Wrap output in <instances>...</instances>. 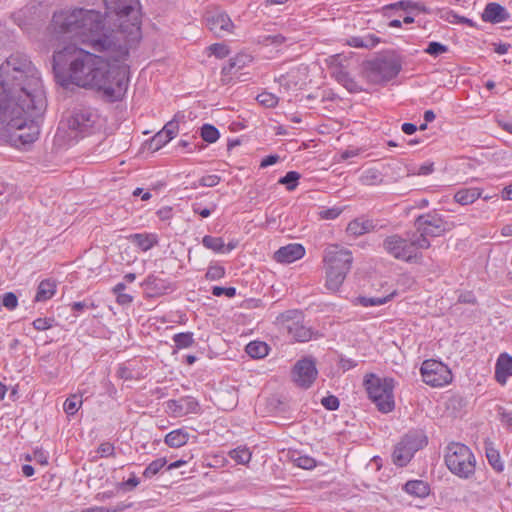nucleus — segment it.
<instances>
[{
  "label": "nucleus",
  "mask_w": 512,
  "mask_h": 512,
  "mask_svg": "<svg viewBox=\"0 0 512 512\" xmlns=\"http://www.w3.org/2000/svg\"><path fill=\"white\" fill-rule=\"evenodd\" d=\"M45 107L37 69L25 54H12L0 66L1 137L15 147L36 141Z\"/></svg>",
  "instance_id": "f257e3e1"
},
{
  "label": "nucleus",
  "mask_w": 512,
  "mask_h": 512,
  "mask_svg": "<svg viewBox=\"0 0 512 512\" xmlns=\"http://www.w3.org/2000/svg\"><path fill=\"white\" fill-rule=\"evenodd\" d=\"M127 60L117 61L109 55H96L76 45H67L54 52L52 69L61 86L74 84L95 89L108 101L115 102L122 99L128 88Z\"/></svg>",
  "instance_id": "f03ea898"
},
{
  "label": "nucleus",
  "mask_w": 512,
  "mask_h": 512,
  "mask_svg": "<svg viewBox=\"0 0 512 512\" xmlns=\"http://www.w3.org/2000/svg\"><path fill=\"white\" fill-rule=\"evenodd\" d=\"M52 27L58 37L81 43L93 52L109 55L117 61L129 58L121 32H117L98 10L75 7L56 11Z\"/></svg>",
  "instance_id": "7ed1b4c3"
},
{
  "label": "nucleus",
  "mask_w": 512,
  "mask_h": 512,
  "mask_svg": "<svg viewBox=\"0 0 512 512\" xmlns=\"http://www.w3.org/2000/svg\"><path fill=\"white\" fill-rule=\"evenodd\" d=\"M105 17L125 42L128 52L141 40V12L139 0H104Z\"/></svg>",
  "instance_id": "20e7f679"
},
{
  "label": "nucleus",
  "mask_w": 512,
  "mask_h": 512,
  "mask_svg": "<svg viewBox=\"0 0 512 512\" xmlns=\"http://www.w3.org/2000/svg\"><path fill=\"white\" fill-rule=\"evenodd\" d=\"M326 283L328 290L336 292L342 286L353 263L352 252L340 245L332 244L323 254Z\"/></svg>",
  "instance_id": "39448f33"
},
{
  "label": "nucleus",
  "mask_w": 512,
  "mask_h": 512,
  "mask_svg": "<svg viewBox=\"0 0 512 512\" xmlns=\"http://www.w3.org/2000/svg\"><path fill=\"white\" fill-rule=\"evenodd\" d=\"M448 470L460 479H472L476 472V457L465 444L452 442L448 444L444 455Z\"/></svg>",
  "instance_id": "423d86ee"
},
{
  "label": "nucleus",
  "mask_w": 512,
  "mask_h": 512,
  "mask_svg": "<svg viewBox=\"0 0 512 512\" xmlns=\"http://www.w3.org/2000/svg\"><path fill=\"white\" fill-rule=\"evenodd\" d=\"M364 387L369 399L376 405L382 413H389L395 407L393 390L395 380L390 377H378L371 373L364 377Z\"/></svg>",
  "instance_id": "0eeeda50"
},
{
  "label": "nucleus",
  "mask_w": 512,
  "mask_h": 512,
  "mask_svg": "<svg viewBox=\"0 0 512 512\" xmlns=\"http://www.w3.org/2000/svg\"><path fill=\"white\" fill-rule=\"evenodd\" d=\"M415 231L411 232L421 249L430 247L429 237H439L451 229L443 216L436 212L419 215L414 221Z\"/></svg>",
  "instance_id": "6e6552de"
},
{
  "label": "nucleus",
  "mask_w": 512,
  "mask_h": 512,
  "mask_svg": "<svg viewBox=\"0 0 512 512\" xmlns=\"http://www.w3.org/2000/svg\"><path fill=\"white\" fill-rule=\"evenodd\" d=\"M401 68L402 63L398 56L383 55L366 64L365 76L372 84H382L396 77Z\"/></svg>",
  "instance_id": "1a4fd4ad"
},
{
  "label": "nucleus",
  "mask_w": 512,
  "mask_h": 512,
  "mask_svg": "<svg viewBox=\"0 0 512 512\" xmlns=\"http://www.w3.org/2000/svg\"><path fill=\"white\" fill-rule=\"evenodd\" d=\"M383 249L395 259L405 262H416L421 255L418 250H422L416 244V239L411 232H407L405 237L398 234L386 237L383 241Z\"/></svg>",
  "instance_id": "9d476101"
},
{
  "label": "nucleus",
  "mask_w": 512,
  "mask_h": 512,
  "mask_svg": "<svg viewBox=\"0 0 512 512\" xmlns=\"http://www.w3.org/2000/svg\"><path fill=\"white\" fill-rule=\"evenodd\" d=\"M427 445V437L420 431L407 433L396 444L392 453V461L399 467L406 466L414 454Z\"/></svg>",
  "instance_id": "9b49d317"
},
{
  "label": "nucleus",
  "mask_w": 512,
  "mask_h": 512,
  "mask_svg": "<svg viewBox=\"0 0 512 512\" xmlns=\"http://www.w3.org/2000/svg\"><path fill=\"white\" fill-rule=\"evenodd\" d=\"M277 322L296 341L306 342L312 338V330L302 323L300 310H288L277 317Z\"/></svg>",
  "instance_id": "f8f14e48"
},
{
  "label": "nucleus",
  "mask_w": 512,
  "mask_h": 512,
  "mask_svg": "<svg viewBox=\"0 0 512 512\" xmlns=\"http://www.w3.org/2000/svg\"><path fill=\"white\" fill-rule=\"evenodd\" d=\"M422 380L432 387H441L451 382L450 369L440 361L434 359L425 360L420 368Z\"/></svg>",
  "instance_id": "ddd939ff"
},
{
  "label": "nucleus",
  "mask_w": 512,
  "mask_h": 512,
  "mask_svg": "<svg viewBox=\"0 0 512 512\" xmlns=\"http://www.w3.org/2000/svg\"><path fill=\"white\" fill-rule=\"evenodd\" d=\"M99 117L95 111L90 108H81L75 110L68 119L69 129L76 131L80 134H90Z\"/></svg>",
  "instance_id": "4468645a"
},
{
  "label": "nucleus",
  "mask_w": 512,
  "mask_h": 512,
  "mask_svg": "<svg viewBox=\"0 0 512 512\" xmlns=\"http://www.w3.org/2000/svg\"><path fill=\"white\" fill-rule=\"evenodd\" d=\"M315 361L312 358L298 360L292 370L294 382L302 387L309 388L317 377Z\"/></svg>",
  "instance_id": "2eb2a0df"
},
{
  "label": "nucleus",
  "mask_w": 512,
  "mask_h": 512,
  "mask_svg": "<svg viewBox=\"0 0 512 512\" xmlns=\"http://www.w3.org/2000/svg\"><path fill=\"white\" fill-rule=\"evenodd\" d=\"M205 23L208 29L217 37L231 33L234 27L229 15L223 11H208L205 14Z\"/></svg>",
  "instance_id": "dca6fc26"
},
{
  "label": "nucleus",
  "mask_w": 512,
  "mask_h": 512,
  "mask_svg": "<svg viewBox=\"0 0 512 512\" xmlns=\"http://www.w3.org/2000/svg\"><path fill=\"white\" fill-rule=\"evenodd\" d=\"M168 412L174 417H182L187 414H196L200 411L198 401L191 396H185L180 399L167 401Z\"/></svg>",
  "instance_id": "f3484780"
},
{
  "label": "nucleus",
  "mask_w": 512,
  "mask_h": 512,
  "mask_svg": "<svg viewBox=\"0 0 512 512\" xmlns=\"http://www.w3.org/2000/svg\"><path fill=\"white\" fill-rule=\"evenodd\" d=\"M305 255V248L298 243H291L280 247L274 253V259L278 263L289 264L301 259Z\"/></svg>",
  "instance_id": "a211bd4d"
},
{
  "label": "nucleus",
  "mask_w": 512,
  "mask_h": 512,
  "mask_svg": "<svg viewBox=\"0 0 512 512\" xmlns=\"http://www.w3.org/2000/svg\"><path fill=\"white\" fill-rule=\"evenodd\" d=\"M251 61L252 57L245 53H239L235 57L230 58L228 64L221 70L223 84H228L231 76L246 67Z\"/></svg>",
  "instance_id": "6ab92c4d"
},
{
  "label": "nucleus",
  "mask_w": 512,
  "mask_h": 512,
  "mask_svg": "<svg viewBox=\"0 0 512 512\" xmlns=\"http://www.w3.org/2000/svg\"><path fill=\"white\" fill-rule=\"evenodd\" d=\"M509 18V13L499 3L491 2L488 3L482 13V20L487 23H501Z\"/></svg>",
  "instance_id": "aec40b11"
},
{
  "label": "nucleus",
  "mask_w": 512,
  "mask_h": 512,
  "mask_svg": "<svg viewBox=\"0 0 512 512\" xmlns=\"http://www.w3.org/2000/svg\"><path fill=\"white\" fill-rule=\"evenodd\" d=\"M510 376H512V357L507 353H502L496 362L495 378L498 383L505 384Z\"/></svg>",
  "instance_id": "412c9836"
},
{
  "label": "nucleus",
  "mask_w": 512,
  "mask_h": 512,
  "mask_svg": "<svg viewBox=\"0 0 512 512\" xmlns=\"http://www.w3.org/2000/svg\"><path fill=\"white\" fill-rule=\"evenodd\" d=\"M129 239L144 252L150 250L159 242L158 236L154 233H135L130 235Z\"/></svg>",
  "instance_id": "4be33fe9"
},
{
  "label": "nucleus",
  "mask_w": 512,
  "mask_h": 512,
  "mask_svg": "<svg viewBox=\"0 0 512 512\" xmlns=\"http://www.w3.org/2000/svg\"><path fill=\"white\" fill-rule=\"evenodd\" d=\"M56 293V283L51 279L42 280L35 295L36 302H44L51 299Z\"/></svg>",
  "instance_id": "5701e85b"
},
{
  "label": "nucleus",
  "mask_w": 512,
  "mask_h": 512,
  "mask_svg": "<svg viewBox=\"0 0 512 512\" xmlns=\"http://www.w3.org/2000/svg\"><path fill=\"white\" fill-rule=\"evenodd\" d=\"M404 490L415 497L424 498L429 495V485L423 480H410L404 485Z\"/></svg>",
  "instance_id": "b1692460"
},
{
  "label": "nucleus",
  "mask_w": 512,
  "mask_h": 512,
  "mask_svg": "<svg viewBox=\"0 0 512 512\" xmlns=\"http://www.w3.org/2000/svg\"><path fill=\"white\" fill-rule=\"evenodd\" d=\"M189 440V433L184 429H176L169 432L164 439L166 445L171 448L184 446Z\"/></svg>",
  "instance_id": "393cba45"
},
{
  "label": "nucleus",
  "mask_w": 512,
  "mask_h": 512,
  "mask_svg": "<svg viewBox=\"0 0 512 512\" xmlns=\"http://www.w3.org/2000/svg\"><path fill=\"white\" fill-rule=\"evenodd\" d=\"M481 197V190L479 188H462L458 190L454 199L461 205H469Z\"/></svg>",
  "instance_id": "a878e982"
},
{
  "label": "nucleus",
  "mask_w": 512,
  "mask_h": 512,
  "mask_svg": "<svg viewBox=\"0 0 512 512\" xmlns=\"http://www.w3.org/2000/svg\"><path fill=\"white\" fill-rule=\"evenodd\" d=\"M151 296L162 294L166 289V283L155 275H149L142 284Z\"/></svg>",
  "instance_id": "bb28decb"
},
{
  "label": "nucleus",
  "mask_w": 512,
  "mask_h": 512,
  "mask_svg": "<svg viewBox=\"0 0 512 512\" xmlns=\"http://www.w3.org/2000/svg\"><path fill=\"white\" fill-rule=\"evenodd\" d=\"M359 180L363 185L375 186L383 182V175L376 168H368L362 172Z\"/></svg>",
  "instance_id": "cd10ccee"
},
{
  "label": "nucleus",
  "mask_w": 512,
  "mask_h": 512,
  "mask_svg": "<svg viewBox=\"0 0 512 512\" xmlns=\"http://www.w3.org/2000/svg\"><path fill=\"white\" fill-rule=\"evenodd\" d=\"M245 351L250 357L259 359L268 355L269 347L265 342L252 341L247 344Z\"/></svg>",
  "instance_id": "c85d7f7f"
},
{
  "label": "nucleus",
  "mask_w": 512,
  "mask_h": 512,
  "mask_svg": "<svg viewBox=\"0 0 512 512\" xmlns=\"http://www.w3.org/2000/svg\"><path fill=\"white\" fill-rule=\"evenodd\" d=\"M394 293H391L384 297H367V296H358L353 300L355 305H361L363 307L369 306H379L387 303L392 299Z\"/></svg>",
  "instance_id": "c756f323"
},
{
  "label": "nucleus",
  "mask_w": 512,
  "mask_h": 512,
  "mask_svg": "<svg viewBox=\"0 0 512 512\" xmlns=\"http://www.w3.org/2000/svg\"><path fill=\"white\" fill-rule=\"evenodd\" d=\"M337 80L340 82L349 92L358 93L364 89L345 71H339L337 73Z\"/></svg>",
  "instance_id": "7c9ffc66"
},
{
  "label": "nucleus",
  "mask_w": 512,
  "mask_h": 512,
  "mask_svg": "<svg viewBox=\"0 0 512 512\" xmlns=\"http://www.w3.org/2000/svg\"><path fill=\"white\" fill-rule=\"evenodd\" d=\"M202 244L205 248L216 253H225V243L221 237L206 235L202 239Z\"/></svg>",
  "instance_id": "2f4dec72"
},
{
  "label": "nucleus",
  "mask_w": 512,
  "mask_h": 512,
  "mask_svg": "<svg viewBox=\"0 0 512 512\" xmlns=\"http://www.w3.org/2000/svg\"><path fill=\"white\" fill-rule=\"evenodd\" d=\"M229 456L238 464L245 465L251 460V452L247 447H237L229 452Z\"/></svg>",
  "instance_id": "473e14b6"
},
{
  "label": "nucleus",
  "mask_w": 512,
  "mask_h": 512,
  "mask_svg": "<svg viewBox=\"0 0 512 512\" xmlns=\"http://www.w3.org/2000/svg\"><path fill=\"white\" fill-rule=\"evenodd\" d=\"M173 341L178 349L191 347L194 343L192 332L177 333L173 336Z\"/></svg>",
  "instance_id": "72a5a7b5"
},
{
  "label": "nucleus",
  "mask_w": 512,
  "mask_h": 512,
  "mask_svg": "<svg viewBox=\"0 0 512 512\" xmlns=\"http://www.w3.org/2000/svg\"><path fill=\"white\" fill-rule=\"evenodd\" d=\"M200 135L205 142L214 143L219 139L220 133L215 126L204 124L201 127Z\"/></svg>",
  "instance_id": "f704fd0d"
},
{
  "label": "nucleus",
  "mask_w": 512,
  "mask_h": 512,
  "mask_svg": "<svg viewBox=\"0 0 512 512\" xmlns=\"http://www.w3.org/2000/svg\"><path fill=\"white\" fill-rule=\"evenodd\" d=\"M486 457L489 464L497 471L501 472L504 469V465L501 461L499 452L493 447H486Z\"/></svg>",
  "instance_id": "c9c22d12"
},
{
  "label": "nucleus",
  "mask_w": 512,
  "mask_h": 512,
  "mask_svg": "<svg viewBox=\"0 0 512 512\" xmlns=\"http://www.w3.org/2000/svg\"><path fill=\"white\" fill-rule=\"evenodd\" d=\"M167 461L165 458H158L152 461L144 470L143 476L145 478H151L156 475L165 465Z\"/></svg>",
  "instance_id": "e433bc0d"
},
{
  "label": "nucleus",
  "mask_w": 512,
  "mask_h": 512,
  "mask_svg": "<svg viewBox=\"0 0 512 512\" xmlns=\"http://www.w3.org/2000/svg\"><path fill=\"white\" fill-rule=\"evenodd\" d=\"M300 179V174L296 171H289L285 176L279 179V183L286 185V188L289 191L294 190L298 185V180Z\"/></svg>",
  "instance_id": "4c0bfd02"
},
{
  "label": "nucleus",
  "mask_w": 512,
  "mask_h": 512,
  "mask_svg": "<svg viewBox=\"0 0 512 512\" xmlns=\"http://www.w3.org/2000/svg\"><path fill=\"white\" fill-rule=\"evenodd\" d=\"M81 404H82V400L79 399V397L74 394L66 399V401L64 402L63 408H64V411L68 415L72 416V415L76 414V412L78 411Z\"/></svg>",
  "instance_id": "58836bf2"
},
{
  "label": "nucleus",
  "mask_w": 512,
  "mask_h": 512,
  "mask_svg": "<svg viewBox=\"0 0 512 512\" xmlns=\"http://www.w3.org/2000/svg\"><path fill=\"white\" fill-rule=\"evenodd\" d=\"M171 139H168V136L165 135L162 131L156 133L149 143V148L157 151L162 148L165 144H167Z\"/></svg>",
  "instance_id": "ea45409f"
},
{
  "label": "nucleus",
  "mask_w": 512,
  "mask_h": 512,
  "mask_svg": "<svg viewBox=\"0 0 512 512\" xmlns=\"http://www.w3.org/2000/svg\"><path fill=\"white\" fill-rule=\"evenodd\" d=\"M293 462L297 467L306 470L312 469L316 466L315 459L307 455H298L297 457H293Z\"/></svg>",
  "instance_id": "a19ab883"
},
{
  "label": "nucleus",
  "mask_w": 512,
  "mask_h": 512,
  "mask_svg": "<svg viewBox=\"0 0 512 512\" xmlns=\"http://www.w3.org/2000/svg\"><path fill=\"white\" fill-rule=\"evenodd\" d=\"M417 8V4L410 1V0H402L395 3H391L389 5H386L384 7L385 10H404L406 12H409L411 10H414Z\"/></svg>",
  "instance_id": "79ce46f5"
},
{
  "label": "nucleus",
  "mask_w": 512,
  "mask_h": 512,
  "mask_svg": "<svg viewBox=\"0 0 512 512\" xmlns=\"http://www.w3.org/2000/svg\"><path fill=\"white\" fill-rule=\"evenodd\" d=\"M257 101L265 106V107H268V108H271V107H274L277 105L278 103V98L272 94V93H269V92H262L261 94H259L257 96Z\"/></svg>",
  "instance_id": "37998d69"
},
{
  "label": "nucleus",
  "mask_w": 512,
  "mask_h": 512,
  "mask_svg": "<svg viewBox=\"0 0 512 512\" xmlns=\"http://www.w3.org/2000/svg\"><path fill=\"white\" fill-rule=\"evenodd\" d=\"M224 275H225L224 267L219 266V265H211L208 267L205 277L208 280L214 281V280L223 278Z\"/></svg>",
  "instance_id": "c03bdc74"
},
{
  "label": "nucleus",
  "mask_w": 512,
  "mask_h": 512,
  "mask_svg": "<svg viewBox=\"0 0 512 512\" xmlns=\"http://www.w3.org/2000/svg\"><path fill=\"white\" fill-rule=\"evenodd\" d=\"M208 49L211 52V54H213L214 56H216L219 59H223L226 56H228V54H229V49H228L227 45H225L223 43L212 44L208 47Z\"/></svg>",
  "instance_id": "a18cd8bd"
},
{
  "label": "nucleus",
  "mask_w": 512,
  "mask_h": 512,
  "mask_svg": "<svg viewBox=\"0 0 512 512\" xmlns=\"http://www.w3.org/2000/svg\"><path fill=\"white\" fill-rule=\"evenodd\" d=\"M448 51V47L439 42H430L425 49V52L431 56H438L440 54L446 53Z\"/></svg>",
  "instance_id": "49530a36"
},
{
  "label": "nucleus",
  "mask_w": 512,
  "mask_h": 512,
  "mask_svg": "<svg viewBox=\"0 0 512 512\" xmlns=\"http://www.w3.org/2000/svg\"><path fill=\"white\" fill-rule=\"evenodd\" d=\"M2 305L8 310H14L18 305V298L13 292H7L2 296Z\"/></svg>",
  "instance_id": "de8ad7c7"
},
{
  "label": "nucleus",
  "mask_w": 512,
  "mask_h": 512,
  "mask_svg": "<svg viewBox=\"0 0 512 512\" xmlns=\"http://www.w3.org/2000/svg\"><path fill=\"white\" fill-rule=\"evenodd\" d=\"M161 131L168 136V139L172 140L179 131V125L178 121L176 120V117L173 120L169 121Z\"/></svg>",
  "instance_id": "09e8293b"
},
{
  "label": "nucleus",
  "mask_w": 512,
  "mask_h": 512,
  "mask_svg": "<svg viewBox=\"0 0 512 512\" xmlns=\"http://www.w3.org/2000/svg\"><path fill=\"white\" fill-rule=\"evenodd\" d=\"M347 233L352 236H361L364 234L362 226H361V218H356L352 220L346 229Z\"/></svg>",
  "instance_id": "8fccbe9b"
},
{
  "label": "nucleus",
  "mask_w": 512,
  "mask_h": 512,
  "mask_svg": "<svg viewBox=\"0 0 512 512\" xmlns=\"http://www.w3.org/2000/svg\"><path fill=\"white\" fill-rule=\"evenodd\" d=\"M54 322L53 318H37L33 321L32 325L38 331H45L51 328Z\"/></svg>",
  "instance_id": "3c124183"
},
{
  "label": "nucleus",
  "mask_w": 512,
  "mask_h": 512,
  "mask_svg": "<svg viewBox=\"0 0 512 512\" xmlns=\"http://www.w3.org/2000/svg\"><path fill=\"white\" fill-rule=\"evenodd\" d=\"M321 404L330 411L337 410L339 408L340 402L339 399L334 395H329L323 397L321 400Z\"/></svg>",
  "instance_id": "603ef678"
},
{
  "label": "nucleus",
  "mask_w": 512,
  "mask_h": 512,
  "mask_svg": "<svg viewBox=\"0 0 512 512\" xmlns=\"http://www.w3.org/2000/svg\"><path fill=\"white\" fill-rule=\"evenodd\" d=\"M212 294L216 297H220L222 295H226L229 298H232L236 295V288L234 287H220L214 286L212 288Z\"/></svg>",
  "instance_id": "864d4df0"
},
{
  "label": "nucleus",
  "mask_w": 512,
  "mask_h": 512,
  "mask_svg": "<svg viewBox=\"0 0 512 512\" xmlns=\"http://www.w3.org/2000/svg\"><path fill=\"white\" fill-rule=\"evenodd\" d=\"M221 178L218 175H206L199 179V185L203 187H214L219 184Z\"/></svg>",
  "instance_id": "5fc2aeb1"
},
{
  "label": "nucleus",
  "mask_w": 512,
  "mask_h": 512,
  "mask_svg": "<svg viewBox=\"0 0 512 512\" xmlns=\"http://www.w3.org/2000/svg\"><path fill=\"white\" fill-rule=\"evenodd\" d=\"M342 213V209L338 207L321 210L319 215L322 219L333 220Z\"/></svg>",
  "instance_id": "6e6d98bb"
},
{
  "label": "nucleus",
  "mask_w": 512,
  "mask_h": 512,
  "mask_svg": "<svg viewBox=\"0 0 512 512\" xmlns=\"http://www.w3.org/2000/svg\"><path fill=\"white\" fill-rule=\"evenodd\" d=\"M361 226H362L364 234L369 233L371 231H377L383 227L382 225H379L377 222H374L371 219H365V218H361Z\"/></svg>",
  "instance_id": "4d7b16f0"
},
{
  "label": "nucleus",
  "mask_w": 512,
  "mask_h": 512,
  "mask_svg": "<svg viewBox=\"0 0 512 512\" xmlns=\"http://www.w3.org/2000/svg\"><path fill=\"white\" fill-rule=\"evenodd\" d=\"M98 453L101 457H109L114 455V446L109 442H104L98 447Z\"/></svg>",
  "instance_id": "13d9d810"
},
{
  "label": "nucleus",
  "mask_w": 512,
  "mask_h": 512,
  "mask_svg": "<svg viewBox=\"0 0 512 512\" xmlns=\"http://www.w3.org/2000/svg\"><path fill=\"white\" fill-rule=\"evenodd\" d=\"M434 171V164L432 162H427L418 167L416 171L413 172L415 175L427 176Z\"/></svg>",
  "instance_id": "bf43d9fd"
},
{
  "label": "nucleus",
  "mask_w": 512,
  "mask_h": 512,
  "mask_svg": "<svg viewBox=\"0 0 512 512\" xmlns=\"http://www.w3.org/2000/svg\"><path fill=\"white\" fill-rule=\"evenodd\" d=\"M280 157L278 155H268L262 159L260 163L261 168H266L268 166L274 165L279 161Z\"/></svg>",
  "instance_id": "052dcab7"
},
{
  "label": "nucleus",
  "mask_w": 512,
  "mask_h": 512,
  "mask_svg": "<svg viewBox=\"0 0 512 512\" xmlns=\"http://www.w3.org/2000/svg\"><path fill=\"white\" fill-rule=\"evenodd\" d=\"M116 301L119 305H128L133 301V297L127 293H118L116 294Z\"/></svg>",
  "instance_id": "680f3d73"
},
{
  "label": "nucleus",
  "mask_w": 512,
  "mask_h": 512,
  "mask_svg": "<svg viewBox=\"0 0 512 512\" xmlns=\"http://www.w3.org/2000/svg\"><path fill=\"white\" fill-rule=\"evenodd\" d=\"M117 375L125 380H130L133 378L132 371L126 366H120L117 370Z\"/></svg>",
  "instance_id": "e2e57ef3"
},
{
  "label": "nucleus",
  "mask_w": 512,
  "mask_h": 512,
  "mask_svg": "<svg viewBox=\"0 0 512 512\" xmlns=\"http://www.w3.org/2000/svg\"><path fill=\"white\" fill-rule=\"evenodd\" d=\"M458 301L460 303L474 304L476 302V298L473 293L466 292L459 295Z\"/></svg>",
  "instance_id": "0e129e2a"
},
{
  "label": "nucleus",
  "mask_w": 512,
  "mask_h": 512,
  "mask_svg": "<svg viewBox=\"0 0 512 512\" xmlns=\"http://www.w3.org/2000/svg\"><path fill=\"white\" fill-rule=\"evenodd\" d=\"M192 210L194 213L199 214L203 218H207L211 215L212 210L208 208H200L198 204H193Z\"/></svg>",
  "instance_id": "69168bd1"
},
{
  "label": "nucleus",
  "mask_w": 512,
  "mask_h": 512,
  "mask_svg": "<svg viewBox=\"0 0 512 512\" xmlns=\"http://www.w3.org/2000/svg\"><path fill=\"white\" fill-rule=\"evenodd\" d=\"M339 364L343 371H348L356 366L354 360L346 358H341Z\"/></svg>",
  "instance_id": "338daca9"
},
{
  "label": "nucleus",
  "mask_w": 512,
  "mask_h": 512,
  "mask_svg": "<svg viewBox=\"0 0 512 512\" xmlns=\"http://www.w3.org/2000/svg\"><path fill=\"white\" fill-rule=\"evenodd\" d=\"M500 420L504 425L512 428V412H502Z\"/></svg>",
  "instance_id": "774afa93"
}]
</instances>
